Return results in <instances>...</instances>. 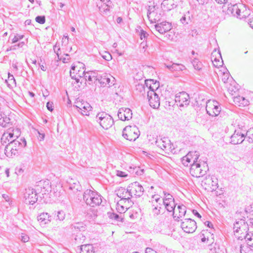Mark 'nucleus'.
Here are the masks:
<instances>
[{"label":"nucleus","mask_w":253,"mask_h":253,"mask_svg":"<svg viewBox=\"0 0 253 253\" xmlns=\"http://www.w3.org/2000/svg\"><path fill=\"white\" fill-rule=\"evenodd\" d=\"M189 94L185 91L179 92L176 95L175 98L177 105L180 107L187 105L189 103Z\"/></svg>","instance_id":"20"},{"label":"nucleus","mask_w":253,"mask_h":253,"mask_svg":"<svg viewBox=\"0 0 253 253\" xmlns=\"http://www.w3.org/2000/svg\"><path fill=\"white\" fill-rule=\"evenodd\" d=\"M84 199L86 204L91 207L99 205L102 201L100 195L97 193L90 190L84 193Z\"/></svg>","instance_id":"9"},{"label":"nucleus","mask_w":253,"mask_h":253,"mask_svg":"<svg viewBox=\"0 0 253 253\" xmlns=\"http://www.w3.org/2000/svg\"><path fill=\"white\" fill-rule=\"evenodd\" d=\"M117 195L121 199L131 200V192L130 190L126 189L124 187H120L116 190Z\"/></svg>","instance_id":"32"},{"label":"nucleus","mask_w":253,"mask_h":253,"mask_svg":"<svg viewBox=\"0 0 253 253\" xmlns=\"http://www.w3.org/2000/svg\"><path fill=\"white\" fill-rule=\"evenodd\" d=\"M247 244L253 248V232H248L245 237Z\"/></svg>","instance_id":"41"},{"label":"nucleus","mask_w":253,"mask_h":253,"mask_svg":"<svg viewBox=\"0 0 253 253\" xmlns=\"http://www.w3.org/2000/svg\"><path fill=\"white\" fill-rule=\"evenodd\" d=\"M148 47V45L144 41L142 42L139 46L140 51L141 52H145Z\"/></svg>","instance_id":"51"},{"label":"nucleus","mask_w":253,"mask_h":253,"mask_svg":"<svg viewBox=\"0 0 253 253\" xmlns=\"http://www.w3.org/2000/svg\"><path fill=\"white\" fill-rule=\"evenodd\" d=\"M208 170L207 163L204 161H199L192 165L190 171L193 176L200 177L205 175Z\"/></svg>","instance_id":"6"},{"label":"nucleus","mask_w":253,"mask_h":253,"mask_svg":"<svg viewBox=\"0 0 253 253\" xmlns=\"http://www.w3.org/2000/svg\"><path fill=\"white\" fill-rule=\"evenodd\" d=\"M26 200L27 203L33 204L37 200V194L33 191L29 190L26 196Z\"/></svg>","instance_id":"38"},{"label":"nucleus","mask_w":253,"mask_h":253,"mask_svg":"<svg viewBox=\"0 0 253 253\" xmlns=\"http://www.w3.org/2000/svg\"><path fill=\"white\" fill-rule=\"evenodd\" d=\"M123 136L127 140L133 141L139 136V131L135 126H126L124 129Z\"/></svg>","instance_id":"11"},{"label":"nucleus","mask_w":253,"mask_h":253,"mask_svg":"<svg viewBox=\"0 0 253 253\" xmlns=\"http://www.w3.org/2000/svg\"><path fill=\"white\" fill-rule=\"evenodd\" d=\"M23 38V36L17 35L15 36L12 39V42L15 43L20 40Z\"/></svg>","instance_id":"55"},{"label":"nucleus","mask_w":253,"mask_h":253,"mask_svg":"<svg viewBox=\"0 0 253 253\" xmlns=\"http://www.w3.org/2000/svg\"><path fill=\"white\" fill-rule=\"evenodd\" d=\"M80 253H95V251L92 245L85 244L81 246Z\"/></svg>","instance_id":"39"},{"label":"nucleus","mask_w":253,"mask_h":253,"mask_svg":"<svg viewBox=\"0 0 253 253\" xmlns=\"http://www.w3.org/2000/svg\"><path fill=\"white\" fill-rule=\"evenodd\" d=\"M248 229L247 223L245 220L240 219L234 224L233 232L237 238L240 239L244 237Z\"/></svg>","instance_id":"10"},{"label":"nucleus","mask_w":253,"mask_h":253,"mask_svg":"<svg viewBox=\"0 0 253 253\" xmlns=\"http://www.w3.org/2000/svg\"><path fill=\"white\" fill-rule=\"evenodd\" d=\"M39 65L41 67V69L42 71H46L47 67V66L46 65V63H45L44 59H42V58L40 59V61L39 62Z\"/></svg>","instance_id":"48"},{"label":"nucleus","mask_w":253,"mask_h":253,"mask_svg":"<svg viewBox=\"0 0 253 253\" xmlns=\"http://www.w3.org/2000/svg\"><path fill=\"white\" fill-rule=\"evenodd\" d=\"M10 119L5 114H0V126L6 127L10 123Z\"/></svg>","instance_id":"40"},{"label":"nucleus","mask_w":253,"mask_h":253,"mask_svg":"<svg viewBox=\"0 0 253 253\" xmlns=\"http://www.w3.org/2000/svg\"><path fill=\"white\" fill-rule=\"evenodd\" d=\"M6 82L9 87H13L16 85L15 80L13 75L9 74H8V79L6 80Z\"/></svg>","instance_id":"42"},{"label":"nucleus","mask_w":253,"mask_h":253,"mask_svg":"<svg viewBox=\"0 0 253 253\" xmlns=\"http://www.w3.org/2000/svg\"><path fill=\"white\" fill-rule=\"evenodd\" d=\"M199 3L204 4L208 2V0H197Z\"/></svg>","instance_id":"62"},{"label":"nucleus","mask_w":253,"mask_h":253,"mask_svg":"<svg viewBox=\"0 0 253 253\" xmlns=\"http://www.w3.org/2000/svg\"><path fill=\"white\" fill-rule=\"evenodd\" d=\"M98 81L102 86L108 87L114 85L116 81L115 78L107 74L102 75Z\"/></svg>","instance_id":"23"},{"label":"nucleus","mask_w":253,"mask_h":253,"mask_svg":"<svg viewBox=\"0 0 253 253\" xmlns=\"http://www.w3.org/2000/svg\"><path fill=\"white\" fill-rule=\"evenodd\" d=\"M102 57L107 61H110L112 58L111 54L107 51L103 52L102 54Z\"/></svg>","instance_id":"49"},{"label":"nucleus","mask_w":253,"mask_h":253,"mask_svg":"<svg viewBox=\"0 0 253 253\" xmlns=\"http://www.w3.org/2000/svg\"><path fill=\"white\" fill-rule=\"evenodd\" d=\"M21 239L23 242L26 243L29 241V238L27 235L23 234L21 236Z\"/></svg>","instance_id":"57"},{"label":"nucleus","mask_w":253,"mask_h":253,"mask_svg":"<svg viewBox=\"0 0 253 253\" xmlns=\"http://www.w3.org/2000/svg\"><path fill=\"white\" fill-rule=\"evenodd\" d=\"M159 9L157 3L154 1L149 2L148 8L147 16L149 20L153 22L158 17Z\"/></svg>","instance_id":"17"},{"label":"nucleus","mask_w":253,"mask_h":253,"mask_svg":"<svg viewBox=\"0 0 253 253\" xmlns=\"http://www.w3.org/2000/svg\"><path fill=\"white\" fill-rule=\"evenodd\" d=\"M36 21L39 24H43L45 23V19L44 16H37L36 19Z\"/></svg>","instance_id":"52"},{"label":"nucleus","mask_w":253,"mask_h":253,"mask_svg":"<svg viewBox=\"0 0 253 253\" xmlns=\"http://www.w3.org/2000/svg\"><path fill=\"white\" fill-rule=\"evenodd\" d=\"M65 213L63 211L58 212L57 217L59 220H63L65 218Z\"/></svg>","instance_id":"54"},{"label":"nucleus","mask_w":253,"mask_h":253,"mask_svg":"<svg viewBox=\"0 0 253 253\" xmlns=\"http://www.w3.org/2000/svg\"><path fill=\"white\" fill-rule=\"evenodd\" d=\"M111 2L110 0H100L97 3V6L101 12H105L109 11Z\"/></svg>","instance_id":"34"},{"label":"nucleus","mask_w":253,"mask_h":253,"mask_svg":"<svg viewBox=\"0 0 253 253\" xmlns=\"http://www.w3.org/2000/svg\"><path fill=\"white\" fill-rule=\"evenodd\" d=\"M116 173L117 176L120 177H126L128 175L127 171H123L121 170H117L116 172Z\"/></svg>","instance_id":"47"},{"label":"nucleus","mask_w":253,"mask_h":253,"mask_svg":"<svg viewBox=\"0 0 253 253\" xmlns=\"http://www.w3.org/2000/svg\"><path fill=\"white\" fill-rule=\"evenodd\" d=\"M251 100V98L249 96L243 97L238 95L235 96L233 99L235 105L240 107H245L249 106Z\"/></svg>","instance_id":"26"},{"label":"nucleus","mask_w":253,"mask_h":253,"mask_svg":"<svg viewBox=\"0 0 253 253\" xmlns=\"http://www.w3.org/2000/svg\"><path fill=\"white\" fill-rule=\"evenodd\" d=\"M113 118L108 114L101 112L96 115L95 125L96 128L99 130H108L114 125Z\"/></svg>","instance_id":"2"},{"label":"nucleus","mask_w":253,"mask_h":253,"mask_svg":"<svg viewBox=\"0 0 253 253\" xmlns=\"http://www.w3.org/2000/svg\"><path fill=\"white\" fill-rule=\"evenodd\" d=\"M206 110L210 116L215 117L219 114L221 108L219 103L216 101L210 100L207 103Z\"/></svg>","instance_id":"14"},{"label":"nucleus","mask_w":253,"mask_h":253,"mask_svg":"<svg viewBox=\"0 0 253 253\" xmlns=\"http://www.w3.org/2000/svg\"><path fill=\"white\" fill-rule=\"evenodd\" d=\"M15 173L18 176H22L24 174V169L21 167H17L15 169Z\"/></svg>","instance_id":"45"},{"label":"nucleus","mask_w":253,"mask_h":253,"mask_svg":"<svg viewBox=\"0 0 253 253\" xmlns=\"http://www.w3.org/2000/svg\"><path fill=\"white\" fill-rule=\"evenodd\" d=\"M201 184L205 190L214 191L218 187L217 179L215 177L208 176L202 180Z\"/></svg>","instance_id":"13"},{"label":"nucleus","mask_w":253,"mask_h":253,"mask_svg":"<svg viewBox=\"0 0 253 253\" xmlns=\"http://www.w3.org/2000/svg\"><path fill=\"white\" fill-rule=\"evenodd\" d=\"M211 61L213 65L217 68L223 67V61L219 50L215 49L211 53Z\"/></svg>","instance_id":"25"},{"label":"nucleus","mask_w":253,"mask_h":253,"mask_svg":"<svg viewBox=\"0 0 253 253\" xmlns=\"http://www.w3.org/2000/svg\"><path fill=\"white\" fill-rule=\"evenodd\" d=\"M181 227L186 233H192L197 229V223L194 220L186 219L182 222Z\"/></svg>","instance_id":"16"},{"label":"nucleus","mask_w":253,"mask_h":253,"mask_svg":"<svg viewBox=\"0 0 253 253\" xmlns=\"http://www.w3.org/2000/svg\"><path fill=\"white\" fill-rule=\"evenodd\" d=\"M56 52L59 60L62 61L63 63H67L69 61L70 56L64 52L63 48H58Z\"/></svg>","instance_id":"36"},{"label":"nucleus","mask_w":253,"mask_h":253,"mask_svg":"<svg viewBox=\"0 0 253 253\" xmlns=\"http://www.w3.org/2000/svg\"><path fill=\"white\" fill-rule=\"evenodd\" d=\"M46 107L50 111H52L53 110V105L52 103L47 102L46 104Z\"/></svg>","instance_id":"58"},{"label":"nucleus","mask_w":253,"mask_h":253,"mask_svg":"<svg viewBox=\"0 0 253 253\" xmlns=\"http://www.w3.org/2000/svg\"><path fill=\"white\" fill-rule=\"evenodd\" d=\"M199 157V154L197 151H190L183 158L182 163L183 165L186 166L192 165L194 163H196V162H198L197 160Z\"/></svg>","instance_id":"18"},{"label":"nucleus","mask_w":253,"mask_h":253,"mask_svg":"<svg viewBox=\"0 0 253 253\" xmlns=\"http://www.w3.org/2000/svg\"><path fill=\"white\" fill-rule=\"evenodd\" d=\"M140 37L141 40L144 41L145 39L147 38V34L143 31H141L140 33Z\"/></svg>","instance_id":"56"},{"label":"nucleus","mask_w":253,"mask_h":253,"mask_svg":"<svg viewBox=\"0 0 253 253\" xmlns=\"http://www.w3.org/2000/svg\"><path fill=\"white\" fill-rule=\"evenodd\" d=\"M228 10L233 16L240 19L245 18L249 14L248 8L241 3L236 4L229 7Z\"/></svg>","instance_id":"7"},{"label":"nucleus","mask_w":253,"mask_h":253,"mask_svg":"<svg viewBox=\"0 0 253 253\" xmlns=\"http://www.w3.org/2000/svg\"><path fill=\"white\" fill-rule=\"evenodd\" d=\"M250 25L252 28H253V18L250 19Z\"/></svg>","instance_id":"64"},{"label":"nucleus","mask_w":253,"mask_h":253,"mask_svg":"<svg viewBox=\"0 0 253 253\" xmlns=\"http://www.w3.org/2000/svg\"><path fill=\"white\" fill-rule=\"evenodd\" d=\"M118 116L123 121L129 120L131 118L132 112L129 108L123 107L119 109Z\"/></svg>","instance_id":"30"},{"label":"nucleus","mask_w":253,"mask_h":253,"mask_svg":"<svg viewBox=\"0 0 253 253\" xmlns=\"http://www.w3.org/2000/svg\"><path fill=\"white\" fill-rule=\"evenodd\" d=\"M159 199H155L152 201V204L148 209L150 216L155 217L164 213V208L160 205Z\"/></svg>","instance_id":"12"},{"label":"nucleus","mask_w":253,"mask_h":253,"mask_svg":"<svg viewBox=\"0 0 253 253\" xmlns=\"http://www.w3.org/2000/svg\"><path fill=\"white\" fill-rule=\"evenodd\" d=\"M155 27L156 30L160 34H163L168 32H169L170 34L169 35V37H170L171 35L172 36L174 35L173 32L170 31L172 27L171 24L169 22H163L157 24Z\"/></svg>","instance_id":"22"},{"label":"nucleus","mask_w":253,"mask_h":253,"mask_svg":"<svg viewBox=\"0 0 253 253\" xmlns=\"http://www.w3.org/2000/svg\"><path fill=\"white\" fill-rule=\"evenodd\" d=\"M160 205L164 208V212L166 209L168 211H172L175 207L174 199L170 195L166 196L163 199L158 198Z\"/></svg>","instance_id":"15"},{"label":"nucleus","mask_w":253,"mask_h":253,"mask_svg":"<svg viewBox=\"0 0 253 253\" xmlns=\"http://www.w3.org/2000/svg\"><path fill=\"white\" fill-rule=\"evenodd\" d=\"M145 253H157L155 251L150 248L146 249Z\"/></svg>","instance_id":"59"},{"label":"nucleus","mask_w":253,"mask_h":253,"mask_svg":"<svg viewBox=\"0 0 253 253\" xmlns=\"http://www.w3.org/2000/svg\"><path fill=\"white\" fill-rule=\"evenodd\" d=\"M110 218L112 219H118L119 216L118 214L112 213L110 214Z\"/></svg>","instance_id":"60"},{"label":"nucleus","mask_w":253,"mask_h":253,"mask_svg":"<svg viewBox=\"0 0 253 253\" xmlns=\"http://www.w3.org/2000/svg\"><path fill=\"white\" fill-rule=\"evenodd\" d=\"M146 85L150 89L149 90H157L160 86V83L157 80L154 79H148L145 81Z\"/></svg>","instance_id":"35"},{"label":"nucleus","mask_w":253,"mask_h":253,"mask_svg":"<svg viewBox=\"0 0 253 253\" xmlns=\"http://www.w3.org/2000/svg\"><path fill=\"white\" fill-rule=\"evenodd\" d=\"M132 205L131 200L120 199L117 204L116 210L121 213H125Z\"/></svg>","instance_id":"21"},{"label":"nucleus","mask_w":253,"mask_h":253,"mask_svg":"<svg viewBox=\"0 0 253 253\" xmlns=\"http://www.w3.org/2000/svg\"><path fill=\"white\" fill-rule=\"evenodd\" d=\"M215 0L219 4H224L227 1V0Z\"/></svg>","instance_id":"61"},{"label":"nucleus","mask_w":253,"mask_h":253,"mask_svg":"<svg viewBox=\"0 0 253 253\" xmlns=\"http://www.w3.org/2000/svg\"><path fill=\"white\" fill-rule=\"evenodd\" d=\"M38 220L40 222H44V223H46L47 221H48V215L46 213H42L41 214L38 218Z\"/></svg>","instance_id":"44"},{"label":"nucleus","mask_w":253,"mask_h":253,"mask_svg":"<svg viewBox=\"0 0 253 253\" xmlns=\"http://www.w3.org/2000/svg\"><path fill=\"white\" fill-rule=\"evenodd\" d=\"M178 0H164L162 6L167 10H170L177 6Z\"/></svg>","instance_id":"33"},{"label":"nucleus","mask_w":253,"mask_h":253,"mask_svg":"<svg viewBox=\"0 0 253 253\" xmlns=\"http://www.w3.org/2000/svg\"><path fill=\"white\" fill-rule=\"evenodd\" d=\"M85 67L81 62H78L72 66L70 71V75L77 83H80L83 86L86 84V79L84 77Z\"/></svg>","instance_id":"5"},{"label":"nucleus","mask_w":253,"mask_h":253,"mask_svg":"<svg viewBox=\"0 0 253 253\" xmlns=\"http://www.w3.org/2000/svg\"><path fill=\"white\" fill-rule=\"evenodd\" d=\"M8 143V144L5 148V154L8 157L15 156L27 145V142L25 138L12 140Z\"/></svg>","instance_id":"3"},{"label":"nucleus","mask_w":253,"mask_h":253,"mask_svg":"<svg viewBox=\"0 0 253 253\" xmlns=\"http://www.w3.org/2000/svg\"><path fill=\"white\" fill-rule=\"evenodd\" d=\"M245 134L243 130L238 128L236 129L231 137V142L234 144L241 143L244 139Z\"/></svg>","instance_id":"28"},{"label":"nucleus","mask_w":253,"mask_h":253,"mask_svg":"<svg viewBox=\"0 0 253 253\" xmlns=\"http://www.w3.org/2000/svg\"><path fill=\"white\" fill-rule=\"evenodd\" d=\"M200 237L201 238L202 241L204 243L206 242H209L210 244L213 243L214 240L212 234L207 231H204V233L202 235H200Z\"/></svg>","instance_id":"37"},{"label":"nucleus","mask_w":253,"mask_h":253,"mask_svg":"<svg viewBox=\"0 0 253 253\" xmlns=\"http://www.w3.org/2000/svg\"><path fill=\"white\" fill-rule=\"evenodd\" d=\"M147 99L149 105L154 109H157L160 105V100L157 94L153 90L147 92Z\"/></svg>","instance_id":"19"},{"label":"nucleus","mask_w":253,"mask_h":253,"mask_svg":"<svg viewBox=\"0 0 253 253\" xmlns=\"http://www.w3.org/2000/svg\"><path fill=\"white\" fill-rule=\"evenodd\" d=\"M218 77L220 80L225 84L229 83V85L234 84L235 82L230 78V74L228 71L225 67H222V68L218 70L217 72Z\"/></svg>","instance_id":"24"},{"label":"nucleus","mask_w":253,"mask_h":253,"mask_svg":"<svg viewBox=\"0 0 253 253\" xmlns=\"http://www.w3.org/2000/svg\"><path fill=\"white\" fill-rule=\"evenodd\" d=\"M144 145L148 148H154L159 154L162 155H170L175 153L176 150L180 149L183 146V142H175L172 143L170 140L167 137L161 138L157 141L155 139L150 136H147L145 139Z\"/></svg>","instance_id":"1"},{"label":"nucleus","mask_w":253,"mask_h":253,"mask_svg":"<svg viewBox=\"0 0 253 253\" xmlns=\"http://www.w3.org/2000/svg\"><path fill=\"white\" fill-rule=\"evenodd\" d=\"M75 105L83 115L89 116L93 114L92 107L83 99L78 97L75 101Z\"/></svg>","instance_id":"8"},{"label":"nucleus","mask_w":253,"mask_h":253,"mask_svg":"<svg viewBox=\"0 0 253 253\" xmlns=\"http://www.w3.org/2000/svg\"><path fill=\"white\" fill-rule=\"evenodd\" d=\"M193 66L195 70H201L203 68V64L202 63L197 59H195L192 61Z\"/></svg>","instance_id":"43"},{"label":"nucleus","mask_w":253,"mask_h":253,"mask_svg":"<svg viewBox=\"0 0 253 253\" xmlns=\"http://www.w3.org/2000/svg\"><path fill=\"white\" fill-rule=\"evenodd\" d=\"M172 68L174 70H182L184 68V66L181 63H173L172 65Z\"/></svg>","instance_id":"50"},{"label":"nucleus","mask_w":253,"mask_h":253,"mask_svg":"<svg viewBox=\"0 0 253 253\" xmlns=\"http://www.w3.org/2000/svg\"><path fill=\"white\" fill-rule=\"evenodd\" d=\"M131 195L133 194L136 196H140L143 194L144 189L141 185L137 182H134L130 184L129 186Z\"/></svg>","instance_id":"29"},{"label":"nucleus","mask_w":253,"mask_h":253,"mask_svg":"<svg viewBox=\"0 0 253 253\" xmlns=\"http://www.w3.org/2000/svg\"><path fill=\"white\" fill-rule=\"evenodd\" d=\"M247 136L249 143H253V128L248 131Z\"/></svg>","instance_id":"46"},{"label":"nucleus","mask_w":253,"mask_h":253,"mask_svg":"<svg viewBox=\"0 0 253 253\" xmlns=\"http://www.w3.org/2000/svg\"><path fill=\"white\" fill-rule=\"evenodd\" d=\"M37 187L38 190L42 194H49L51 191V185L48 180L41 181Z\"/></svg>","instance_id":"27"},{"label":"nucleus","mask_w":253,"mask_h":253,"mask_svg":"<svg viewBox=\"0 0 253 253\" xmlns=\"http://www.w3.org/2000/svg\"><path fill=\"white\" fill-rule=\"evenodd\" d=\"M21 134V129L17 126L11 125L2 134L0 141L3 144H6L12 140H16Z\"/></svg>","instance_id":"4"},{"label":"nucleus","mask_w":253,"mask_h":253,"mask_svg":"<svg viewBox=\"0 0 253 253\" xmlns=\"http://www.w3.org/2000/svg\"><path fill=\"white\" fill-rule=\"evenodd\" d=\"M173 217L175 220H179L183 217L186 213V208L184 206L174 207L172 210Z\"/></svg>","instance_id":"31"},{"label":"nucleus","mask_w":253,"mask_h":253,"mask_svg":"<svg viewBox=\"0 0 253 253\" xmlns=\"http://www.w3.org/2000/svg\"><path fill=\"white\" fill-rule=\"evenodd\" d=\"M27 95H29L30 96H31V97H33L35 95L34 93L33 92H30V91H28L27 92Z\"/></svg>","instance_id":"63"},{"label":"nucleus","mask_w":253,"mask_h":253,"mask_svg":"<svg viewBox=\"0 0 253 253\" xmlns=\"http://www.w3.org/2000/svg\"><path fill=\"white\" fill-rule=\"evenodd\" d=\"M62 186L60 183L56 182L53 183L52 189L54 192H57L61 188Z\"/></svg>","instance_id":"53"}]
</instances>
